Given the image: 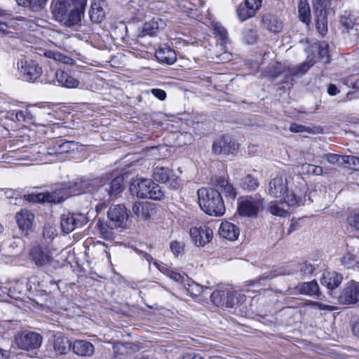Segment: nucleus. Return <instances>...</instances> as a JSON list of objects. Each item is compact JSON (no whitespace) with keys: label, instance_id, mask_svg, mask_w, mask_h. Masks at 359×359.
<instances>
[{"label":"nucleus","instance_id":"obj_1","mask_svg":"<svg viewBox=\"0 0 359 359\" xmlns=\"http://www.w3.org/2000/svg\"><path fill=\"white\" fill-rule=\"evenodd\" d=\"M74 8L70 9L71 0H57L52 6V14L55 20L72 27L81 22L87 0H72Z\"/></svg>","mask_w":359,"mask_h":359},{"label":"nucleus","instance_id":"obj_2","mask_svg":"<svg viewBox=\"0 0 359 359\" xmlns=\"http://www.w3.org/2000/svg\"><path fill=\"white\" fill-rule=\"evenodd\" d=\"M198 204L206 214L220 217L225 213L226 209L219 191L212 188L203 187L198 190Z\"/></svg>","mask_w":359,"mask_h":359},{"label":"nucleus","instance_id":"obj_3","mask_svg":"<svg viewBox=\"0 0 359 359\" xmlns=\"http://www.w3.org/2000/svg\"><path fill=\"white\" fill-rule=\"evenodd\" d=\"M268 194L278 201H283L288 206L299 205L301 198L292 191L289 192L287 180L282 176L277 175L269 182Z\"/></svg>","mask_w":359,"mask_h":359},{"label":"nucleus","instance_id":"obj_4","mask_svg":"<svg viewBox=\"0 0 359 359\" xmlns=\"http://www.w3.org/2000/svg\"><path fill=\"white\" fill-rule=\"evenodd\" d=\"M314 269L315 268L313 266L312 264L305 262L302 263L295 264L293 266L292 269L291 270L280 269L278 271H269L262 275L257 280H250L248 283L244 286L245 287H246L245 289H244V290L249 291L250 287H255L256 288H258L260 286L265 285L264 281L273 278L277 276L299 273L301 277L304 278L311 275Z\"/></svg>","mask_w":359,"mask_h":359},{"label":"nucleus","instance_id":"obj_5","mask_svg":"<svg viewBox=\"0 0 359 359\" xmlns=\"http://www.w3.org/2000/svg\"><path fill=\"white\" fill-rule=\"evenodd\" d=\"M133 196L141 198L161 200L164 197V191L158 184L150 179H136L130 187Z\"/></svg>","mask_w":359,"mask_h":359},{"label":"nucleus","instance_id":"obj_6","mask_svg":"<svg viewBox=\"0 0 359 359\" xmlns=\"http://www.w3.org/2000/svg\"><path fill=\"white\" fill-rule=\"evenodd\" d=\"M264 199L257 194L241 197L238 201V211L241 215L253 217L263 208Z\"/></svg>","mask_w":359,"mask_h":359},{"label":"nucleus","instance_id":"obj_7","mask_svg":"<svg viewBox=\"0 0 359 359\" xmlns=\"http://www.w3.org/2000/svg\"><path fill=\"white\" fill-rule=\"evenodd\" d=\"M89 186L90 182L88 179L77 178L73 181L61 184L58 188L55 189V191L60 196H65L62 199L64 201L71 196L79 195L87 191Z\"/></svg>","mask_w":359,"mask_h":359},{"label":"nucleus","instance_id":"obj_8","mask_svg":"<svg viewBox=\"0 0 359 359\" xmlns=\"http://www.w3.org/2000/svg\"><path fill=\"white\" fill-rule=\"evenodd\" d=\"M17 67L22 78L28 81H35L42 74V68L33 60L22 58L18 61Z\"/></svg>","mask_w":359,"mask_h":359},{"label":"nucleus","instance_id":"obj_9","mask_svg":"<svg viewBox=\"0 0 359 359\" xmlns=\"http://www.w3.org/2000/svg\"><path fill=\"white\" fill-rule=\"evenodd\" d=\"M15 342L20 348L29 351L41 346L42 337L36 332L25 330L17 334Z\"/></svg>","mask_w":359,"mask_h":359},{"label":"nucleus","instance_id":"obj_10","mask_svg":"<svg viewBox=\"0 0 359 359\" xmlns=\"http://www.w3.org/2000/svg\"><path fill=\"white\" fill-rule=\"evenodd\" d=\"M123 189L124 179L123 176L114 178H111V176H107L102 180V183L98 188V191L102 194H107V196L111 198L121 193Z\"/></svg>","mask_w":359,"mask_h":359},{"label":"nucleus","instance_id":"obj_11","mask_svg":"<svg viewBox=\"0 0 359 359\" xmlns=\"http://www.w3.org/2000/svg\"><path fill=\"white\" fill-rule=\"evenodd\" d=\"M339 304L352 305L359 302V283L351 280L343 287L338 297Z\"/></svg>","mask_w":359,"mask_h":359},{"label":"nucleus","instance_id":"obj_12","mask_svg":"<svg viewBox=\"0 0 359 359\" xmlns=\"http://www.w3.org/2000/svg\"><path fill=\"white\" fill-rule=\"evenodd\" d=\"M153 177L158 182L167 184L168 186L173 189H176L180 186L177 178L173 171L168 167L156 166L153 170Z\"/></svg>","mask_w":359,"mask_h":359},{"label":"nucleus","instance_id":"obj_13","mask_svg":"<svg viewBox=\"0 0 359 359\" xmlns=\"http://www.w3.org/2000/svg\"><path fill=\"white\" fill-rule=\"evenodd\" d=\"M262 0H245L236 9V15L241 22L254 17L260 9Z\"/></svg>","mask_w":359,"mask_h":359},{"label":"nucleus","instance_id":"obj_14","mask_svg":"<svg viewBox=\"0 0 359 359\" xmlns=\"http://www.w3.org/2000/svg\"><path fill=\"white\" fill-rule=\"evenodd\" d=\"M128 214L126 208L123 204L114 205L109 208L107 217L113 226L123 228L126 225Z\"/></svg>","mask_w":359,"mask_h":359},{"label":"nucleus","instance_id":"obj_15","mask_svg":"<svg viewBox=\"0 0 359 359\" xmlns=\"http://www.w3.org/2000/svg\"><path fill=\"white\" fill-rule=\"evenodd\" d=\"M190 236L196 245L205 246L212 241L213 231L208 225L193 227L190 229Z\"/></svg>","mask_w":359,"mask_h":359},{"label":"nucleus","instance_id":"obj_16","mask_svg":"<svg viewBox=\"0 0 359 359\" xmlns=\"http://www.w3.org/2000/svg\"><path fill=\"white\" fill-rule=\"evenodd\" d=\"M86 223V219L82 215L68 212L60 217V226L62 231L69 233L76 228L83 226Z\"/></svg>","mask_w":359,"mask_h":359},{"label":"nucleus","instance_id":"obj_17","mask_svg":"<svg viewBox=\"0 0 359 359\" xmlns=\"http://www.w3.org/2000/svg\"><path fill=\"white\" fill-rule=\"evenodd\" d=\"M64 197L57 194L55 191L53 193L29 194L23 196L25 201L30 203L48 202L51 203H60L62 202Z\"/></svg>","mask_w":359,"mask_h":359},{"label":"nucleus","instance_id":"obj_18","mask_svg":"<svg viewBox=\"0 0 359 359\" xmlns=\"http://www.w3.org/2000/svg\"><path fill=\"white\" fill-rule=\"evenodd\" d=\"M76 144V142L74 141H67L62 139L55 140L47 147V154L60 156L74 150Z\"/></svg>","mask_w":359,"mask_h":359},{"label":"nucleus","instance_id":"obj_19","mask_svg":"<svg viewBox=\"0 0 359 359\" xmlns=\"http://www.w3.org/2000/svg\"><path fill=\"white\" fill-rule=\"evenodd\" d=\"M238 149V144L229 137H224L212 145V151L216 154L221 153L233 154Z\"/></svg>","mask_w":359,"mask_h":359},{"label":"nucleus","instance_id":"obj_20","mask_svg":"<svg viewBox=\"0 0 359 359\" xmlns=\"http://www.w3.org/2000/svg\"><path fill=\"white\" fill-rule=\"evenodd\" d=\"M31 259L38 266H43L50 263L53 257L47 249H43L40 246L34 247L29 252Z\"/></svg>","mask_w":359,"mask_h":359},{"label":"nucleus","instance_id":"obj_21","mask_svg":"<svg viewBox=\"0 0 359 359\" xmlns=\"http://www.w3.org/2000/svg\"><path fill=\"white\" fill-rule=\"evenodd\" d=\"M15 218L19 229L27 235L32 227L34 214L28 210H22L16 214Z\"/></svg>","mask_w":359,"mask_h":359},{"label":"nucleus","instance_id":"obj_22","mask_svg":"<svg viewBox=\"0 0 359 359\" xmlns=\"http://www.w3.org/2000/svg\"><path fill=\"white\" fill-rule=\"evenodd\" d=\"M55 82L61 87L76 88L79 85V81L72 76L67 72L59 69L55 73Z\"/></svg>","mask_w":359,"mask_h":359},{"label":"nucleus","instance_id":"obj_23","mask_svg":"<svg viewBox=\"0 0 359 359\" xmlns=\"http://www.w3.org/2000/svg\"><path fill=\"white\" fill-rule=\"evenodd\" d=\"M343 280L341 274L335 271H325L320 279L322 285L326 287L330 291L337 288Z\"/></svg>","mask_w":359,"mask_h":359},{"label":"nucleus","instance_id":"obj_24","mask_svg":"<svg viewBox=\"0 0 359 359\" xmlns=\"http://www.w3.org/2000/svg\"><path fill=\"white\" fill-rule=\"evenodd\" d=\"M155 57L159 62L169 65L177 60L175 51L168 46L159 47L155 52Z\"/></svg>","mask_w":359,"mask_h":359},{"label":"nucleus","instance_id":"obj_25","mask_svg":"<svg viewBox=\"0 0 359 359\" xmlns=\"http://www.w3.org/2000/svg\"><path fill=\"white\" fill-rule=\"evenodd\" d=\"M262 24L264 29L273 33L280 32L283 27L282 21L277 16L271 14L264 15Z\"/></svg>","mask_w":359,"mask_h":359},{"label":"nucleus","instance_id":"obj_26","mask_svg":"<svg viewBox=\"0 0 359 359\" xmlns=\"http://www.w3.org/2000/svg\"><path fill=\"white\" fill-rule=\"evenodd\" d=\"M72 351L77 355L90 357L94 354V346L86 340H76L72 345Z\"/></svg>","mask_w":359,"mask_h":359},{"label":"nucleus","instance_id":"obj_27","mask_svg":"<svg viewBox=\"0 0 359 359\" xmlns=\"http://www.w3.org/2000/svg\"><path fill=\"white\" fill-rule=\"evenodd\" d=\"M163 25V22L159 17H154L151 20L144 23L138 36L140 37L155 36Z\"/></svg>","mask_w":359,"mask_h":359},{"label":"nucleus","instance_id":"obj_28","mask_svg":"<svg viewBox=\"0 0 359 359\" xmlns=\"http://www.w3.org/2000/svg\"><path fill=\"white\" fill-rule=\"evenodd\" d=\"M219 234L222 238L233 241L238 238L240 230L235 224L224 222L220 224Z\"/></svg>","mask_w":359,"mask_h":359},{"label":"nucleus","instance_id":"obj_29","mask_svg":"<svg viewBox=\"0 0 359 359\" xmlns=\"http://www.w3.org/2000/svg\"><path fill=\"white\" fill-rule=\"evenodd\" d=\"M107 4L103 0L95 1L91 5V9L89 11V15L91 21L95 23H100L105 18L104 7Z\"/></svg>","mask_w":359,"mask_h":359},{"label":"nucleus","instance_id":"obj_30","mask_svg":"<svg viewBox=\"0 0 359 359\" xmlns=\"http://www.w3.org/2000/svg\"><path fill=\"white\" fill-rule=\"evenodd\" d=\"M53 348L58 354L65 355L71 350L72 346L66 337L61 333H57L54 337Z\"/></svg>","mask_w":359,"mask_h":359},{"label":"nucleus","instance_id":"obj_31","mask_svg":"<svg viewBox=\"0 0 359 359\" xmlns=\"http://www.w3.org/2000/svg\"><path fill=\"white\" fill-rule=\"evenodd\" d=\"M314 65L311 60L302 62L295 67L289 68L285 79L293 80L295 76L304 75Z\"/></svg>","mask_w":359,"mask_h":359},{"label":"nucleus","instance_id":"obj_32","mask_svg":"<svg viewBox=\"0 0 359 359\" xmlns=\"http://www.w3.org/2000/svg\"><path fill=\"white\" fill-rule=\"evenodd\" d=\"M316 16V26L320 36H324L327 32V20L325 11H314Z\"/></svg>","mask_w":359,"mask_h":359},{"label":"nucleus","instance_id":"obj_33","mask_svg":"<svg viewBox=\"0 0 359 359\" xmlns=\"http://www.w3.org/2000/svg\"><path fill=\"white\" fill-rule=\"evenodd\" d=\"M296 289L301 294L313 296L318 293L319 286L316 280H312L299 284Z\"/></svg>","mask_w":359,"mask_h":359},{"label":"nucleus","instance_id":"obj_34","mask_svg":"<svg viewBox=\"0 0 359 359\" xmlns=\"http://www.w3.org/2000/svg\"><path fill=\"white\" fill-rule=\"evenodd\" d=\"M97 226L102 238L106 240H112L115 236L114 229L118 228L117 226H113L110 222L108 224L100 219L98 220Z\"/></svg>","mask_w":359,"mask_h":359},{"label":"nucleus","instance_id":"obj_35","mask_svg":"<svg viewBox=\"0 0 359 359\" xmlns=\"http://www.w3.org/2000/svg\"><path fill=\"white\" fill-rule=\"evenodd\" d=\"M217 186L224 191L226 198L231 199L236 198L237 194L236 189L224 177H219L217 180Z\"/></svg>","mask_w":359,"mask_h":359},{"label":"nucleus","instance_id":"obj_36","mask_svg":"<svg viewBox=\"0 0 359 359\" xmlns=\"http://www.w3.org/2000/svg\"><path fill=\"white\" fill-rule=\"evenodd\" d=\"M298 13L299 20L306 25H309L311 22V9L309 4L306 0L299 1Z\"/></svg>","mask_w":359,"mask_h":359},{"label":"nucleus","instance_id":"obj_37","mask_svg":"<svg viewBox=\"0 0 359 359\" xmlns=\"http://www.w3.org/2000/svg\"><path fill=\"white\" fill-rule=\"evenodd\" d=\"M240 184L241 188L244 190L254 191L259 187V183L257 178L248 174L241 179Z\"/></svg>","mask_w":359,"mask_h":359},{"label":"nucleus","instance_id":"obj_38","mask_svg":"<svg viewBox=\"0 0 359 359\" xmlns=\"http://www.w3.org/2000/svg\"><path fill=\"white\" fill-rule=\"evenodd\" d=\"M24 248V241L20 238H14L8 247V252L11 256H17L23 251Z\"/></svg>","mask_w":359,"mask_h":359},{"label":"nucleus","instance_id":"obj_39","mask_svg":"<svg viewBox=\"0 0 359 359\" xmlns=\"http://www.w3.org/2000/svg\"><path fill=\"white\" fill-rule=\"evenodd\" d=\"M133 212L139 218L147 219L149 217V206L141 202H135L132 207Z\"/></svg>","mask_w":359,"mask_h":359},{"label":"nucleus","instance_id":"obj_40","mask_svg":"<svg viewBox=\"0 0 359 359\" xmlns=\"http://www.w3.org/2000/svg\"><path fill=\"white\" fill-rule=\"evenodd\" d=\"M340 23L347 31L353 29L355 26L359 25L354 15L349 13H345L341 16Z\"/></svg>","mask_w":359,"mask_h":359},{"label":"nucleus","instance_id":"obj_41","mask_svg":"<svg viewBox=\"0 0 359 359\" xmlns=\"http://www.w3.org/2000/svg\"><path fill=\"white\" fill-rule=\"evenodd\" d=\"M18 22L15 19H11L8 22L0 21V36L8 35L13 33L16 29Z\"/></svg>","mask_w":359,"mask_h":359},{"label":"nucleus","instance_id":"obj_42","mask_svg":"<svg viewBox=\"0 0 359 359\" xmlns=\"http://www.w3.org/2000/svg\"><path fill=\"white\" fill-rule=\"evenodd\" d=\"M43 55L48 58L53 59L64 64H69L72 60L69 57L54 50H45Z\"/></svg>","mask_w":359,"mask_h":359},{"label":"nucleus","instance_id":"obj_43","mask_svg":"<svg viewBox=\"0 0 359 359\" xmlns=\"http://www.w3.org/2000/svg\"><path fill=\"white\" fill-rule=\"evenodd\" d=\"M258 39L257 32L255 29L247 28L243 32V39L247 44H254Z\"/></svg>","mask_w":359,"mask_h":359},{"label":"nucleus","instance_id":"obj_44","mask_svg":"<svg viewBox=\"0 0 359 359\" xmlns=\"http://www.w3.org/2000/svg\"><path fill=\"white\" fill-rule=\"evenodd\" d=\"M341 263L348 268L354 267L359 264V258L356 255L348 252L341 258Z\"/></svg>","mask_w":359,"mask_h":359},{"label":"nucleus","instance_id":"obj_45","mask_svg":"<svg viewBox=\"0 0 359 359\" xmlns=\"http://www.w3.org/2000/svg\"><path fill=\"white\" fill-rule=\"evenodd\" d=\"M151 250V245H147V244H144V245H140V248H135V252L141 255L149 264V265H150L151 264V262L152 261L153 258L151 257V255L147 251L148 250L149 252H150Z\"/></svg>","mask_w":359,"mask_h":359},{"label":"nucleus","instance_id":"obj_46","mask_svg":"<svg viewBox=\"0 0 359 359\" xmlns=\"http://www.w3.org/2000/svg\"><path fill=\"white\" fill-rule=\"evenodd\" d=\"M226 294L224 290H215L211 294L210 298L214 304L217 306L224 307V299Z\"/></svg>","mask_w":359,"mask_h":359},{"label":"nucleus","instance_id":"obj_47","mask_svg":"<svg viewBox=\"0 0 359 359\" xmlns=\"http://www.w3.org/2000/svg\"><path fill=\"white\" fill-rule=\"evenodd\" d=\"M238 294L236 292H226L224 297V307L232 308L238 303Z\"/></svg>","mask_w":359,"mask_h":359},{"label":"nucleus","instance_id":"obj_48","mask_svg":"<svg viewBox=\"0 0 359 359\" xmlns=\"http://www.w3.org/2000/svg\"><path fill=\"white\" fill-rule=\"evenodd\" d=\"M302 169L304 172L308 174L314 175H322L323 174V168L320 166H316L309 163H304L302 165Z\"/></svg>","mask_w":359,"mask_h":359},{"label":"nucleus","instance_id":"obj_49","mask_svg":"<svg viewBox=\"0 0 359 359\" xmlns=\"http://www.w3.org/2000/svg\"><path fill=\"white\" fill-rule=\"evenodd\" d=\"M331 0H313V6L314 11H325L330 6Z\"/></svg>","mask_w":359,"mask_h":359},{"label":"nucleus","instance_id":"obj_50","mask_svg":"<svg viewBox=\"0 0 359 359\" xmlns=\"http://www.w3.org/2000/svg\"><path fill=\"white\" fill-rule=\"evenodd\" d=\"M27 7L34 12H37L45 7L48 0H29Z\"/></svg>","mask_w":359,"mask_h":359},{"label":"nucleus","instance_id":"obj_51","mask_svg":"<svg viewBox=\"0 0 359 359\" xmlns=\"http://www.w3.org/2000/svg\"><path fill=\"white\" fill-rule=\"evenodd\" d=\"M318 55L323 63L327 64L330 62L327 44H325L324 46L320 45L319 46Z\"/></svg>","mask_w":359,"mask_h":359},{"label":"nucleus","instance_id":"obj_52","mask_svg":"<svg viewBox=\"0 0 359 359\" xmlns=\"http://www.w3.org/2000/svg\"><path fill=\"white\" fill-rule=\"evenodd\" d=\"M346 156H340L334 154H328L326 155V159L330 163H345L344 157Z\"/></svg>","mask_w":359,"mask_h":359},{"label":"nucleus","instance_id":"obj_53","mask_svg":"<svg viewBox=\"0 0 359 359\" xmlns=\"http://www.w3.org/2000/svg\"><path fill=\"white\" fill-rule=\"evenodd\" d=\"M184 245L183 243L177 241H172L170 244V250L175 256L182 253L184 251Z\"/></svg>","mask_w":359,"mask_h":359},{"label":"nucleus","instance_id":"obj_54","mask_svg":"<svg viewBox=\"0 0 359 359\" xmlns=\"http://www.w3.org/2000/svg\"><path fill=\"white\" fill-rule=\"evenodd\" d=\"M345 163L353 165L355 170H359V157L355 156H346L344 157Z\"/></svg>","mask_w":359,"mask_h":359},{"label":"nucleus","instance_id":"obj_55","mask_svg":"<svg viewBox=\"0 0 359 359\" xmlns=\"http://www.w3.org/2000/svg\"><path fill=\"white\" fill-rule=\"evenodd\" d=\"M214 32L215 35L222 41H224L227 39V32L224 27L216 25L214 28Z\"/></svg>","mask_w":359,"mask_h":359},{"label":"nucleus","instance_id":"obj_56","mask_svg":"<svg viewBox=\"0 0 359 359\" xmlns=\"http://www.w3.org/2000/svg\"><path fill=\"white\" fill-rule=\"evenodd\" d=\"M188 290L194 295L197 296L203 292V287L199 284L193 283L192 285H189Z\"/></svg>","mask_w":359,"mask_h":359},{"label":"nucleus","instance_id":"obj_57","mask_svg":"<svg viewBox=\"0 0 359 359\" xmlns=\"http://www.w3.org/2000/svg\"><path fill=\"white\" fill-rule=\"evenodd\" d=\"M153 95H154L156 97L161 100H164L166 98V93L165 92L159 88H153L151 90Z\"/></svg>","mask_w":359,"mask_h":359},{"label":"nucleus","instance_id":"obj_58","mask_svg":"<svg viewBox=\"0 0 359 359\" xmlns=\"http://www.w3.org/2000/svg\"><path fill=\"white\" fill-rule=\"evenodd\" d=\"M348 221L351 226L359 229V213L350 216Z\"/></svg>","mask_w":359,"mask_h":359},{"label":"nucleus","instance_id":"obj_59","mask_svg":"<svg viewBox=\"0 0 359 359\" xmlns=\"http://www.w3.org/2000/svg\"><path fill=\"white\" fill-rule=\"evenodd\" d=\"M270 212L273 215L280 216V217L284 216L285 214V211L277 205H271L270 207Z\"/></svg>","mask_w":359,"mask_h":359},{"label":"nucleus","instance_id":"obj_60","mask_svg":"<svg viewBox=\"0 0 359 359\" xmlns=\"http://www.w3.org/2000/svg\"><path fill=\"white\" fill-rule=\"evenodd\" d=\"M306 127L301 124L292 123L290 126V130L292 133H302L305 131Z\"/></svg>","mask_w":359,"mask_h":359},{"label":"nucleus","instance_id":"obj_61","mask_svg":"<svg viewBox=\"0 0 359 359\" xmlns=\"http://www.w3.org/2000/svg\"><path fill=\"white\" fill-rule=\"evenodd\" d=\"M182 359H204L203 357L198 353H196L194 352H188L184 353Z\"/></svg>","mask_w":359,"mask_h":359},{"label":"nucleus","instance_id":"obj_62","mask_svg":"<svg viewBox=\"0 0 359 359\" xmlns=\"http://www.w3.org/2000/svg\"><path fill=\"white\" fill-rule=\"evenodd\" d=\"M166 275L175 281H180L182 278L180 273L172 271L170 269H166Z\"/></svg>","mask_w":359,"mask_h":359},{"label":"nucleus","instance_id":"obj_63","mask_svg":"<svg viewBox=\"0 0 359 359\" xmlns=\"http://www.w3.org/2000/svg\"><path fill=\"white\" fill-rule=\"evenodd\" d=\"M55 233V229L50 226H46L43 229L44 238H51Z\"/></svg>","mask_w":359,"mask_h":359},{"label":"nucleus","instance_id":"obj_64","mask_svg":"<svg viewBox=\"0 0 359 359\" xmlns=\"http://www.w3.org/2000/svg\"><path fill=\"white\" fill-rule=\"evenodd\" d=\"M352 331L355 336L359 337V320H356L352 327Z\"/></svg>","mask_w":359,"mask_h":359}]
</instances>
